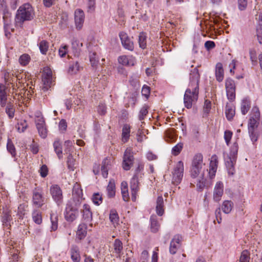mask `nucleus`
Returning <instances> with one entry per match:
<instances>
[{
    "label": "nucleus",
    "mask_w": 262,
    "mask_h": 262,
    "mask_svg": "<svg viewBox=\"0 0 262 262\" xmlns=\"http://www.w3.org/2000/svg\"><path fill=\"white\" fill-rule=\"evenodd\" d=\"M191 67L193 69L190 71L189 82L184 96V103L187 108H191L198 100L200 79L198 66L194 68L192 65Z\"/></svg>",
    "instance_id": "nucleus-1"
},
{
    "label": "nucleus",
    "mask_w": 262,
    "mask_h": 262,
    "mask_svg": "<svg viewBox=\"0 0 262 262\" xmlns=\"http://www.w3.org/2000/svg\"><path fill=\"white\" fill-rule=\"evenodd\" d=\"M10 75H5V79L7 86H5L6 90H8V93L11 94V96L13 99L16 100L17 103L19 106H21L22 103H24V96H25V93H24L23 95V92H21V89H19V83L17 84L16 83L17 81V78L16 76H13V79H10L9 76Z\"/></svg>",
    "instance_id": "nucleus-2"
},
{
    "label": "nucleus",
    "mask_w": 262,
    "mask_h": 262,
    "mask_svg": "<svg viewBox=\"0 0 262 262\" xmlns=\"http://www.w3.org/2000/svg\"><path fill=\"white\" fill-rule=\"evenodd\" d=\"M34 13L32 6L29 4H25L20 6L17 11L15 22L21 25L25 21L30 20L33 18Z\"/></svg>",
    "instance_id": "nucleus-3"
},
{
    "label": "nucleus",
    "mask_w": 262,
    "mask_h": 262,
    "mask_svg": "<svg viewBox=\"0 0 262 262\" xmlns=\"http://www.w3.org/2000/svg\"><path fill=\"white\" fill-rule=\"evenodd\" d=\"M203 158V155L201 154H197L194 156L190 171L192 179H195L199 174H204L205 164Z\"/></svg>",
    "instance_id": "nucleus-4"
},
{
    "label": "nucleus",
    "mask_w": 262,
    "mask_h": 262,
    "mask_svg": "<svg viewBox=\"0 0 262 262\" xmlns=\"http://www.w3.org/2000/svg\"><path fill=\"white\" fill-rule=\"evenodd\" d=\"M237 152L238 145L236 143H234L231 147L229 156L226 162L229 174L231 176L234 173V165L236 162Z\"/></svg>",
    "instance_id": "nucleus-5"
},
{
    "label": "nucleus",
    "mask_w": 262,
    "mask_h": 262,
    "mask_svg": "<svg viewBox=\"0 0 262 262\" xmlns=\"http://www.w3.org/2000/svg\"><path fill=\"white\" fill-rule=\"evenodd\" d=\"M237 152L238 145L236 143H234L231 147L229 156L226 162L229 174L231 176L234 173V165L236 162Z\"/></svg>",
    "instance_id": "nucleus-6"
},
{
    "label": "nucleus",
    "mask_w": 262,
    "mask_h": 262,
    "mask_svg": "<svg viewBox=\"0 0 262 262\" xmlns=\"http://www.w3.org/2000/svg\"><path fill=\"white\" fill-rule=\"evenodd\" d=\"M81 205L69 202L65 210V219L68 222L74 221L78 215V209Z\"/></svg>",
    "instance_id": "nucleus-7"
},
{
    "label": "nucleus",
    "mask_w": 262,
    "mask_h": 262,
    "mask_svg": "<svg viewBox=\"0 0 262 262\" xmlns=\"http://www.w3.org/2000/svg\"><path fill=\"white\" fill-rule=\"evenodd\" d=\"M184 171L183 163L180 161L177 163L172 172V183L175 185L180 184L182 180Z\"/></svg>",
    "instance_id": "nucleus-8"
},
{
    "label": "nucleus",
    "mask_w": 262,
    "mask_h": 262,
    "mask_svg": "<svg viewBox=\"0 0 262 262\" xmlns=\"http://www.w3.org/2000/svg\"><path fill=\"white\" fill-rule=\"evenodd\" d=\"M50 193L52 199L58 206L63 204V193L59 185L56 184L52 185L50 188Z\"/></svg>",
    "instance_id": "nucleus-9"
},
{
    "label": "nucleus",
    "mask_w": 262,
    "mask_h": 262,
    "mask_svg": "<svg viewBox=\"0 0 262 262\" xmlns=\"http://www.w3.org/2000/svg\"><path fill=\"white\" fill-rule=\"evenodd\" d=\"M134 157L133 149L131 147L126 149L124 152L122 161V168L125 170H129L133 166Z\"/></svg>",
    "instance_id": "nucleus-10"
},
{
    "label": "nucleus",
    "mask_w": 262,
    "mask_h": 262,
    "mask_svg": "<svg viewBox=\"0 0 262 262\" xmlns=\"http://www.w3.org/2000/svg\"><path fill=\"white\" fill-rule=\"evenodd\" d=\"M225 88L228 99L233 101L235 98L236 85L234 80L231 78H228L225 81Z\"/></svg>",
    "instance_id": "nucleus-11"
},
{
    "label": "nucleus",
    "mask_w": 262,
    "mask_h": 262,
    "mask_svg": "<svg viewBox=\"0 0 262 262\" xmlns=\"http://www.w3.org/2000/svg\"><path fill=\"white\" fill-rule=\"evenodd\" d=\"M82 195V190L81 188V186L79 184L76 183L73 188L72 198L69 202L76 204L78 203V204L81 205L84 199Z\"/></svg>",
    "instance_id": "nucleus-12"
},
{
    "label": "nucleus",
    "mask_w": 262,
    "mask_h": 262,
    "mask_svg": "<svg viewBox=\"0 0 262 262\" xmlns=\"http://www.w3.org/2000/svg\"><path fill=\"white\" fill-rule=\"evenodd\" d=\"M45 199L43 193L39 189H35L33 192L32 203L33 205L37 208L41 207L45 204Z\"/></svg>",
    "instance_id": "nucleus-13"
},
{
    "label": "nucleus",
    "mask_w": 262,
    "mask_h": 262,
    "mask_svg": "<svg viewBox=\"0 0 262 262\" xmlns=\"http://www.w3.org/2000/svg\"><path fill=\"white\" fill-rule=\"evenodd\" d=\"M139 176L138 173H136L131 179L130 182V187L132 192V199L133 201H135L136 200V195L139 189Z\"/></svg>",
    "instance_id": "nucleus-14"
},
{
    "label": "nucleus",
    "mask_w": 262,
    "mask_h": 262,
    "mask_svg": "<svg viewBox=\"0 0 262 262\" xmlns=\"http://www.w3.org/2000/svg\"><path fill=\"white\" fill-rule=\"evenodd\" d=\"M42 81L45 86L43 88L45 91L47 90L53 82L52 72L48 68H45L42 73Z\"/></svg>",
    "instance_id": "nucleus-15"
},
{
    "label": "nucleus",
    "mask_w": 262,
    "mask_h": 262,
    "mask_svg": "<svg viewBox=\"0 0 262 262\" xmlns=\"http://www.w3.org/2000/svg\"><path fill=\"white\" fill-rule=\"evenodd\" d=\"M223 193L224 184L221 181L217 182L214 188L213 195V200L216 202H219L221 200Z\"/></svg>",
    "instance_id": "nucleus-16"
},
{
    "label": "nucleus",
    "mask_w": 262,
    "mask_h": 262,
    "mask_svg": "<svg viewBox=\"0 0 262 262\" xmlns=\"http://www.w3.org/2000/svg\"><path fill=\"white\" fill-rule=\"evenodd\" d=\"M36 126L40 136L45 138L47 136L48 130L43 118H39L37 120Z\"/></svg>",
    "instance_id": "nucleus-17"
},
{
    "label": "nucleus",
    "mask_w": 262,
    "mask_h": 262,
    "mask_svg": "<svg viewBox=\"0 0 262 262\" xmlns=\"http://www.w3.org/2000/svg\"><path fill=\"white\" fill-rule=\"evenodd\" d=\"M119 36L124 48L128 50L133 51L134 50V43L127 34L122 32L120 33Z\"/></svg>",
    "instance_id": "nucleus-18"
},
{
    "label": "nucleus",
    "mask_w": 262,
    "mask_h": 262,
    "mask_svg": "<svg viewBox=\"0 0 262 262\" xmlns=\"http://www.w3.org/2000/svg\"><path fill=\"white\" fill-rule=\"evenodd\" d=\"M84 20V14L81 9H77L75 11V22L76 28L77 30H80Z\"/></svg>",
    "instance_id": "nucleus-19"
},
{
    "label": "nucleus",
    "mask_w": 262,
    "mask_h": 262,
    "mask_svg": "<svg viewBox=\"0 0 262 262\" xmlns=\"http://www.w3.org/2000/svg\"><path fill=\"white\" fill-rule=\"evenodd\" d=\"M81 212L82 214V220L85 222L90 223L92 221L93 214L89 205L84 204Z\"/></svg>",
    "instance_id": "nucleus-20"
},
{
    "label": "nucleus",
    "mask_w": 262,
    "mask_h": 262,
    "mask_svg": "<svg viewBox=\"0 0 262 262\" xmlns=\"http://www.w3.org/2000/svg\"><path fill=\"white\" fill-rule=\"evenodd\" d=\"M181 237L179 235L174 236L173 238L171 240L170 246H169V252L171 254H174L176 253L178 249L180 246Z\"/></svg>",
    "instance_id": "nucleus-21"
},
{
    "label": "nucleus",
    "mask_w": 262,
    "mask_h": 262,
    "mask_svg": "<svg viewBox=\"0 0 262 262\" xmlns=\"http://www.w3.org/2000/svg\"><path fill=\"white\" fill-rule=\"evenodd\" d=\"M196 184L197 189L202 190L205 186V180L204 178V174H199L195 179H192L190 185L194 186Z\"/></svg>",
    "instance_id": "nucleus-22"
},
{
    "label": "nucleus",
    "mask_w": 262,
    "mask_h": 262,
    "mask_svg": "<svg viewBox=\"0 0 262 262\" xmlns=\"http://www.w3.org/2000/svg\"><path fill=\"white\" fill-rule=\"evenodd\" d=\"M217 158L216 155H213L211 157L210 163V168L208 172L210 179H212L215 175V172L217 166Z\"/></svg>",
    "instance_id": "nucleus-23"
},
{
    "label": "nucleus",
    "mask_w": 262,
    "mask_h": 262,
    "mask_svg": "<svg viewBox=\"0 0 262 262\" xmlns=\"http://www.w3.org/2000/svg\"><path fill=\"white\" fill-rule=\"evenodd\" d=\"M118 62L124 66H134L136 62L135 58L133 56H121L118 58Z\"/></svg>",
    "instance_id": "nucleus-24"
},
{
    "label": "nucleus",
    "mask_w": 262,
    "mask_h": 262,
    "mask_svg": "<svg viewBox=\"0 0 262 262\" xmlns=\"http://www.w3.org/2000/svg\"><path fill=\"white\" fill-rule=\"evenodd\" d=\"M87 226L85 224L82 223L79 225L78 230L76 233V238L79 241L83 239L87 233Z\"/></svg>",
    "instance_id": "nucleus-25"
},
{
    "label": "nucleus",
    "mask_w": 262,
    "mask_h": 262,
    "mask_svg": "<svg viewBox=\"0 0 262 262\" xmlns=\"http://www.w3.org/2000/svg\"><path fill=\"white\" fill-rule=\"evenodd\" d=\"M111 161L110 159L105 158L102 163L101 168V174L103 178H106L108 175V170L110 168Z\"/></svg>",
    "instance_id": "nucleus-26"
},
{
    "label": "nucleus",
    "mask_w": 262,
    "mask_h": 262,
    "mask_svg": "<svg viewBox=\"0 0 262 262\" xmlns=\"http://www.w3.org/2000/svg\"><path fill=\"white\" fill-rule=\"evenodd\" d=\"M215 77L219 82H222L224 77V72L223 65L221 62H218L215 67Z\"/></svg>",
    "instance_id": "nucleus-27"
},
{
    "label": "nucleus",
    "mask_w": 262,
    "mask_h": 262,
    "mask_svg": "<svg viewBox=\"0 0 262 262\" xmlns=\"http://www.w3.org/2000/svg\"><path fill=\"white\" fill-rule=\"evenodd\" d=\"M156 212L158 215L162 216L164 213V205L163 198L159 196L156 201Z\"/></svg>",
    "instance_id": "nucleus-28"
},
{
    "label": "nucleus",
    "mask_w": 262,
    "mask_h": 262,
    "mask_svg": "<svg viewBox=\"0 0 262 262\" xmlns=\"http://www.w3.org/2000/svg\"><path fill=\"white\" fill-rule=\"evenodd\" d=\"M4 85H0V105L4 107L7 104V95Z\"/></svg>",
    "instance_id": "nucleus-29"
},
{
    "label": "nucleus",
    "mask_w": 262,
    "mask_h": 262,
    "mask_svg": "<svg viewBox=\"0 0 262 262\" xmlns=\"http://www.w3.org/2000/svg\"><path fill=\"white\" fill-rule=\"evenodd\" d=\"M71 257L74 262H79L80 256L79 248L76 245H72L71 249Z\"/></svg>",
    "instance_id": "nucleus-30"
},
{
    "label": "nucleus",
    "mask_w": 262,
    "mask_h": 262,
    "mask_svg": "<svg viewBox=\"0 0 262 262\" xmlns=\"http://www.w3.org/2000/svg\"><path fill=\"white\" fill-rule=\"evenodd\" d=\"M3 20H4V30H5V27H7V30L11 31V32H13L14 29L12 28V26L11 24V13H6L5 14L4 16H3Z\"/></svg>",
    "instance_id": "nucleus-31"
},
{
    "label": "nucleus",
    "mask_w": 262,
    "mask_h": 262,
    "mask_svg": "<svg viewBox=\"0 0 262 262\" xmlns=\"http://www.w3.org/2000/svg\"><path fill=\"white\" fill-rule=\"evenodd\" d=\"M113 253L117 255V257H120L123 250V244L119 239H116L113 243Z\"/></svg>",
    "instance_id": "nucleus-32"
},
{
    "label": "nucleus",
    "mask_w": 262,
    "mask_h": 262,
    "mask_svg": "<svg viewBox=\"0 0 262 262\" xmlns=\"http://www.w3.org/2000/svg\"><path fill=\"white\" fill-rule=\"evenodd\" d=\"M53 147L58 158L61 159L62 158L61 141H60L58 139H56L53 143Z\"/></svg>",
    "instance_id": "nucleus-33"
},
{
    "label": "nucleus",
    "mask_w": 262,
    "mask_h": 262,
    "mask_svg": "<svg viewBox=\"0 0 262 262\" xmlns=\"http://www.w3.org/2000/svg\"><path fill=\"white\" fill-rule=\"evenodd\" d=\"M130 125L125 124L123 125L122 133V140L124 143L128 141L130 137Z\"/></svg>",
    "instance_id": "nucleus-34"
},
{
    "label": "nucleus",
    "mask_w": 262,
    "mask_h": 262,
    "mask_svg": "<svg viewBox=\"0 0 262 262\" xmlns=\"http://www.w3.org/2000/svg\"><path fill=\"white\" fill-rule=\"evenodd\" d=\"M160 225L158 223L157 217L152 215L150 217V229L152 232L156 233L160 229Z\"/></svg>",
    "instance_id": "nucleus-35"
},
{
    "label": "nucleus",
    "mask_w": 262,
    "mask_h": 262,
    "mask_svg": "<svg viewBox=\"0 0 262 262\" xmlns=\"http://www.w3.org/2000/svg\"><path fill=\"white\" fill-rule=\"evenodd\" d=\"M50 220L51 226L50 227L51 231H55L58 228V216L56 213H52L50 214Z\"/></svg>",
    "instance_id": "nucleus-36"
},
{
    "label": "nucleus",
    "mask_w": 262,
    "mask_h": 262,
    "mask_svg": "<svg viewBox=\"0 0 262 262\" xmlns=\"http://www.w3.org/2000/svg\"><path fill=\"white\" fill-rule=\"evenodd\" d=\"M6 106L5 112L6 114L8 115L9 119H11L13 118L15 112L13 104L9 102Z\"/></svg>",
    "instance_id": "nucleus-37"
},
{
    "label": "nucleus",
    "mask_w": 262,
    "mask_h": 262,
    "mask_svg": "<svg viewBox=\"0 0 262 262\" xmlns=\"http://www.w3.org/2000/svg\"><path fill=\"white\" fill-rule=\"evenodd\" d=\"M233 207V203L231 201H225L222 206V209L225 213H229L231 212Z\"/></svg>",
    "instance_id": "nucleus-38"
},
{
    "label": "nucleus",
    "mask_w": 262,
    "mask_h": 262,
    "mask_svg": "<svg viewBox=\"0 0 262 262\" xmlns=\"http://www.w3.org/2000/svg\"><path fill=\"white\" fill-rule=\"evenodd\" d=\"M225 114L227 119L231 120L235 115L234 107L232 105L227 104L226 106Z\"/></svg>",
    "instance_id": "nucleus-39"
},
{
    "label": "nucleus",
    "mask_w": 262,
    "mask_h": 262,
    "mask_svg": "<svg viewBox=\"0 0 262 262\" xmlns=\"http://www.w3.org/2000/svg\"><path fill=\"white\" fill-rule=\"evenodd\" d=\"M21 92H23V95H24V93H25V96H24V103H22V104H24L25 106L27 107V102L29 101V99H30V98L31 96L32 95V94L34 93L33 89L31 87L29 88V90H25L24 88L21 89Z\"/></svg>",
    "instance_id": "nucleus-40"
},
{
    "label": "nucleus",
    "mask_w": 262,
    "mask_h": 262,
    "mask_svg": "<svg viewBox=\"0 0 262 262\" xmlns=\"http://www.w3.org/2000/svg\"><path fill=\"white\" fill-rule=\"evenodd\" d=\"M250 107V101L248 99H244L242 101L241 107L242 114H246L249 111Z\"/></svg>",
    "instance_id": "nucleus-41"
},
{
    "label": "nucleus",
    "mask_w": 262,
    "mask_h": 262,
    "mask_svg": "<svg viewBox=\"0 0 262 262\" xmlns=\"http://www.w3.org/2000/svg\"><path fill=\"white\" fill-rule=\"evenodd\" d=\"M257 120H258V119H256L253 118V117H250L248 124L249 133H251L252 132L254 131L255 128L257 127Z\"/></svg>",
    "instance_id": "nucleus-42"
},
{
    "label": "nucleus",
    "mask_w": 262,
    "mask_h": 262,
    "mask_svg": "<svg viewBox=\"0 0 262 262\" xmlns=\"http://www.w3.org/2000/svg\"><path fill=\"white\" fill-rule=\"evenodd\" d=\"M32 218L35 223L38 225L40 224L42 221L41 212L37 210L34 211L32 213Z\"/></svg>",
    "instance_id": "nucleus-43"
},
{
    "label": "nucleus",
    "mask_w": 262,
    "mask_h": 262,
    "mask_svg": "<svg viewBox=\"0 0 262 262\" xmlns=\"http://www.w3.org/2000/svg\"><path fill=\"white\" fill-rule=\"evenodd\" d=\"M40 52L46 55L49 49V42L45 40H41L38 44Z\"/></svg>",
    "instance_id": "nucleus-44"
},
{
    "label": "nucleus",
    "mask_w": 262,
    "mask_h": 262,
    "mask_svg": "<svg viewBox=\"0 0 262 262\" xmlns=\"http://www.w3.org/2000/svg\"><path fill=\"white\" fill-rule=\"evenodd\" d=\"M106 190L107 192V195L109 198L114 197L115 195V184L112 182H110L107 186Z\"/></svg>",
    "instance_id": "nucleus-45"
},
{
    "label": "nucleus",
    "mask_w": 262,
    "mask_h": 262,
    "mask_svg": "<svg viewBox=\"0 0 262 262\" xmlns=\"http://www.w3.org/2000/svg\"><path fill=\"white\" fill-rule=\"evenodd\" d=\"M110 220L114 225L115 224H118L119 222V216L116 210H111L110 213Z\"/></svg>",
    "instance_id": "nucleus-46"
},
{
    "label": "nucleus",
    "mask_w": 262,
    "mask_h": 262,
    "mask_svg": "<svg viewBox=\"0 0 262 262\" xmlns=\"http://www.w3.org/2000/svg\"><path fill=\"white\" fill-rule=\"evenodd\" d=\"M138 42L140 47L144 49L146 47V36L145 34L142 32L139 35Z\"/></svg>",
    "instance_id": "nucleus-47"
},
{
    "label": "nucleus",
    "mask_w": 262,
    "mask_h": 262,
    "mask_svg": "<svg viewBox=\"0 0 262 262\" xmlns=\"http://www.w3.org/2000/svg\"><path fill=\"white\" fill-rule=\"evenodd\" d=\"M80 66L78 61H76L71 64L69 68L68 72L70 74H76L78 71H79Z\"/></svg>",
    "instance_id": "nucleus-48"
},
{
    "label": "nucleus",
    "mask_w": 262,
    "mask_h": 262,
    "mask_svg": "<svg viewBox=\"0 0 262 262\" xmlns=\"http://www.w3.org/2000/svg\"><path fill=\"white\" fill-rule=\"evenodd\" d=\"M72 46L73 50H75V55L78 56L80 53V48L82 46V43H80L78 40H74L72 43Z\"/></svg>",
    "instance_id": "nucleus-49"
},
{
    "label": "nucleus",
    "mask_w": 262,
    "mask_h": 262,
    "mask_svg": "<svg viewBox=\"0 0 262 262\" xmlns=\"http://www.w3.org/2000/svg\"><path fill=\"white\" fill-rule=\"evenodd\" d=\"M2 216L3 223L6 225H7V223L12 220L10 211L8 210L3 211Z\"/></svg>",
    "instance_id": "nucleus-50"
},
{
    "label": "nucleus",
    "mask_w": 262,
    "mask_h": 262,
    "mask_svg": "<svg viewBox=\"0 0 262 262\" xmlns=\"http://www.w3.org/2000/svg\"><path fill=\"white\" fill-rule=\"evenodd\" d=\"M30 56L27 54H24L19 58V62L22 66H26L30 61Z\"/></svg>",
    "instance_id": "nucleus-51"
},
{
    "label": "nucleus",
    "mask_w": 262,
    "mask_h": 262,
    "mask_svg": "<svg viewBox=\"0 0 262 262\" xmlns=\"http://www.w3.org/2000/svg\"><path fill=\"white\" fill-rule=\"evenodd\" d=\"M75 159L73 158L72 155L70 154L68 157L67 160V165L69 169L71 170H74L75 168Z\"/></svg>",
    "instance_id": "nucleus-52"
},
{
    "label": "nucleus",
    "mask_w": 262,
    "mask_h": 262,
    "mask_svg": "<svg viewBox=\"0 0 262 262\" xmlns=\"http://www.w3.org/2000/svg\"><path fill=\"white\" fill-rule=\"evenodd\" d=\"M183 147V144L182 143H179L176 145L172 149L171 153L174 156L178 155L181 151Z\"/></svg>",
    "instance_id": "nucleus-53"
},
{
    "label": "nucleus",
    "mask_w": 262,
    "mask_h": 262,
    "mask_svg": "<svg viewBox=\"0 0 262 262\" xmlns=\"http://www.w3.org/2000/svg\"><path fill=\"white\" fill-rule=\"evenodd\" d=\"M92 199L93 202L97 205H99L102 202V196L99 193H94Z\"/></svg>",
    "instance_id": "nucleus-54"
},
{
    "label": "nucleus",
    "mask_w": 262,
    "mask_h": 262,
    "mask_svg": "<svg viewBox=\"0 0 262 262\" xmlns=\"http://www.w3.org/2000/svg\"><path fill=\"white\" fill-rule=\"evenodd\" d=\"M148 106L146 105H144L140 110L139 114V119L140 120L144 119V117L146 116L148 113Z\"/></svg>",
    "instance_id": "nucleus-55"
},
{
    "label": "nucleus",
    "mask_w": 262,
    "mask_h": 262,
    "mask_svg": "<svg viewBox=\"0 0 262 262\" xmlns=\"http://www.w3.org/2000/svg\"><path fill=\"white\" fill-rule=\"evenodd\" d=\"M28 125L25 120H22L19 123H18L17 128L19 132H24L27 128Z\"/></svg>",
    "instance_id": "nucleus-56"
},
{
    "label": "nucleus",
    "mask_w": 262,
    "mask_h": 262,
    "mask_svg": "<svg viewBox=\"0 0 262 262\" xmlns=\"http://www.w3.org/2000/svg\"><path fill=\"white\" fill-rule=\"evenodd\" d=\"M249 254L247 251H243L241 254L239 262H249Z\"/></svg>",
    "instance_id": "nucleus-57"
},
{
    "label": "nucleus",
    "mask_w": 262,
    "mask_h": 262,
    "mask_svg": "<svg viewBox=\"0 0 262 262\" xmlns=\"http://www.w3.org/2000/svg\"><path fill=\"white\" fill-rule=\"evenodd\" d=\"M211 108V102L208 99L205 100L203 107L204 112L206 114H208L210 111Z\"/></svg>",
    "instance_id": "nucleus-58"
},
{
    "label": "nucleus",
    "mask_w": 262,
    "mask_h": 262,
    "mask_svg": "<svg viewBox=\"0 0 262 262\" xmlns=\"http://www.w3.org/2000/svg\"><path fill=\"white\" fill-rule=\"evenodd\" d=\"M90 60L93 67H94L99 61L98 58L96 57V53H90Z\"/></svg>",
    "instance_id": "nucleus-59"
},
{
    "label": "nucleus",
    "mask_w": 262,
    "mask_h": 262,
    "mask_svg": "<svg viewBox=\"0 0 262 262\" xmlns=\"http://www.w3.org/2000/svg\"><path fill=\"white\" fill-rule=\"evenodd\" d=\"M0 11L3 12V16L6 13H9L7 10L6 2L5 0H0Z\"/></svg>",
    "instance_id": "nucleus-60"
},
{
    "label": "nucleus",
    "mask_w": 262,
    "mask_h": 262,
    "mask_svg": "<svg viewBox=\"0 0 262 262\" xmlns=\"http://www.w3.org/2000/svg\"><path fill=\"white\" fill-rule=\"evenodd\" d=\"M232 134V132L230 130H227L225 131L224 139L227 145L229 144Z\"/></svg>",
    "instance_id": "nucleus-61"
},
{
    "label": "nucleus",
    "mask_w": 262,
    "mask_h": 262,
    "mask_svg": "<svg viewBox=\"0 0 262 262\" xmlns=\"http://www.w3.org/2000/svg\"><path fill=\"white\" fill-rule=\"evenodd\" d=\"M7 148L9 152L12 155V156H15L16 154L15 148L14 147V145L10 142L8 141Z\"/></svg>",
    "instance_id": "nucleus-62"
},
{
    "label": "nucleus",
    "mask_w": 262,
    "mask_h": 262,
    "mask_svg": "<svg viewBox=\"0 0 262 262\" xmlns=\"http://www.w3.org/2000/svg\"><path fill=\"white\" fill-rule=\"evenodd\" d=\"M68 46L64 45L61 47L58 51L59 55L61 57H63L67 54L68 52Z\"/></svg>",
    "instance_id": "nucleus-63"
},
{
    "label": "nucleus",
    "mask_w": 262,
    "mask_h": 262,
    "mask_svg": "<svg viewBox=\"0 0 262 262\" xmlns=\"http://www.w3.org/2000/svg\"><path fill=\"white\" fill-rule=\"evenodd\" d=\"M40 172V176L42 178L46 177L48 173V168L47 166L46 165H43L41 166V167L40 168V169L39 170Z\"/></svg>",
    "instance_id": "nucleus-64"
}]
</instances>
